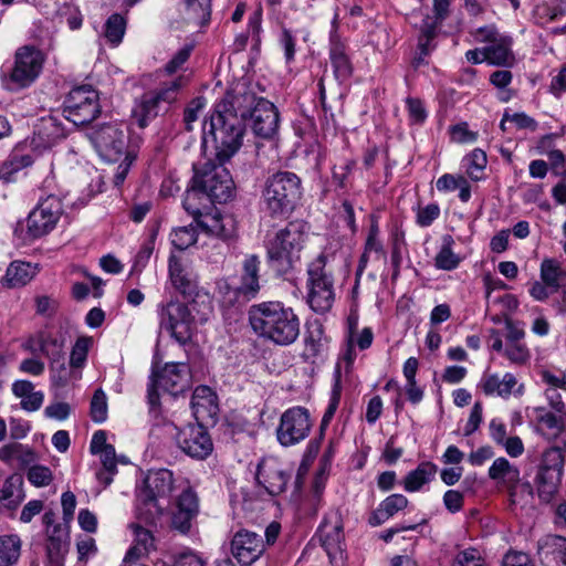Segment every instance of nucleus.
<instances>
[{"instance_id": "obj_14", "label": "nucleus", "mask_w": 566, "mask_h": 566, "mask_svg": "<svg viewBox=\"0 0 566 566\" xmlns=\"http://www.w3.org/2000/svg\"><path fill=\"white\" fill-rule=\"evenodd\" d=\"M94 148L106 161L116 163L126 155L128 146V134L123 124H105L90 134Z\"/></svg>"}, {"instance_id": "obj_31", "label": "nucleus", "mask_w": 566, "mask_h": 566, "mask_svg": "<svg viewBox=\"0 0 566 566\" xmlns=\"http://www.w3.org/2000/svg\"><path fill=\"white\" fill-rule=\"evenodd\" d=\"M0 460L10 465L17 464L23 469L36 460L34 450L19 442H11L0 448Z\"/></svg>"}, {"instance_id": "obj_12", "label": "nucleus", "mask_w": 566, "mask_h": 566, "mask_svg": "<svg viewBox=\"0 0 566 566\" xmlns=\"http://www.w3.org/2000/svg\"><path fill=\"white\" fill-rule=\"evenodd\" d=\"M564 468V454L560 448L552 447L544 451L535 476L537 495L543 502H551L558 492Z\"/></svg>"}, {"instance_id": "obj_11", "label": "nucleus", "mask_w": 566, "mask_h": 566, "mask_svg": "<svg viewBox=\"0 0 566 566\" xmlns=\"http://www.w3.org/2000/svg\"><path fill=\"white\" fill-rule=\"evenodd\" d=\"M101 113L98 92L91 85L74 87L63 104L64 117L75 126L92 123Z\"/></svg>"}, {"instance_id": "obj_64", "label": "nucleus", "mask_w": 566, "mask_h": 566, "mask_svg": "<svg viewBox=\"0 0 566 566\" xmlns=\"http://www.w3.org/2000/svg\"><path fill=\"white\" fill-rule=\"evenodd\" d=\"M170 566H206V563L198 554L186 551L177 555Z\"/></svg>"}, {"instance_id": "obj_33", "label": "nucleus", "mask_w": 566, "mask_h": 566, "mask_svg": "<svg viewBox=\"0 0 566 566\" xmlns=\"http://www.w3.org/2000/svg\"><path fill=\"white\" fill-rule=\"evenodd\" d=\"M408 505V499L402 494H391L387 496L373 513L369 523L374 526L385 523L396 513L403 510Z\"/></svg>"}, {"instance_id": "obj_34", "label": "nucleus", "mask_w": 566, "mask_h": 566, "mask_svg": "<svg viewBox=\"0 0 566 566\" xmlns=\"http://www.w3.org/2000/svg\"><path fill=\"white\" fill-rule=\"evenodd\" d=\"M516 378L513 374L506 373L502 379L497 375H486L482 379V389L486 396L497 395L507 398L516 385Z\"/></svg>"}, {"instance_id": "obj_7", "label": "nucleus", "mask_w": 566, "mask_h": 566, "mask_svg": "<svg viewBox=\"0 0 566 566\" xmlns=\"http://www.w3.org/2000/svg\"><path fill=\"white\" fill-rule=\"evenodd\" d=\"M212 147L214 160H208L202 168L195 166L193 185L212 201L224 203L232 198L234 190L230 171L224 166L230 159L220 160L216 145Z\"/></svg>"}, {"instance_id": "obj_52", "label": "nucleus", "mask_w": 566, "mask_h": 566, "mask_svg": "<svg viewBox=\"0 0 566 566\" xmlns=\"http://www.w3.org/2000/svg\"><path fill=\"white\" fill-rule=\"evenodd\" d=\"M199 190L193 185L190 190H187L185 199L182 201V206L185 210L193 217L195 221L198 223L199 220H202L203 216L200 211L199 206L197 205V199L199 196Z\"/></svg>"}, {"instance_id": "obj_38", "label": "nucleus", "mask_w": 566, "mask_h": 566, "mask_svg": "<svg viewBox=\"0 0 566 566\" xmlns=\"http://www.w3.org/2000/svg\"><path fill=\"white\" fill-rule=\"evenodd\" d=\"M211 14V0H186L185 19L197 27L209 22Z\"/></svg>"}, {"instance_id": "obj_30", "label": "nucleus", "mask_w": 566, "mask_h": 566, "mask_svg": "<svg viewBox=\"0 0 566 566\" xmlns=\"http://www.w3.org/2000/svg\"><path fill=\"white\" fill-rule=\"evenodd\" d=\"M25 497L22 475L14 473L8 476L0 489L2 507L15 511Z\"/></svg>"}, {"instance_id": "obj_23", "label": "nucleus", "mask_w": 566, "mask_h": 566, "mask_svg": "<svg viewBox=\"0 0 566 566\" xmlns=\"http://www.w3.org/2000/svg\"><path fill=\"white\" fill-rule=\"evenodd\" d=\"M66 135L61 120L54 116H45L35 122L31 146L33 149L42 151L54 146Z\"/></svg>"}, {"instance_id": "obj_44", "label": "nucleus", "mask_w": 566, "mask_h": 566, "mask_svg": "<svg viewBox=\"0 0 566 566\" xmlns=\"http://www.w3.org/2000/svg\"><path fill=\"white\" fill-rule=\"evenodd\" d=\"M69 537L61 530L60 525H55L49 534L46 553L48 556H65L69 552Z\"/></svg>"}, {"instance_id": "obj_48", "label": "nucleus", "mask_w": 566, "mask_h": 566, "mask_svg": "<svg viewBox=\"0 0 566 566\" xmlns=\"http://www.w3.org/2000/svg\"><path fill=\"white\" fill-rule=\"evenodd\" d=\"M27 476L29 482L36 488L48 486L53 480L52 471L40 464L30 467Z\"/></svg>"}, {"instance_id": "obj_56", "label": "nucleus", "mask_w": 566, "mask_h": 566, "mask_svg": "<svg viewBox=\"0 0 566 566\" xmlns=\"http://www.w3.org/2000/svg\"><path fill=\"white\" fill-rule=\"evenodd\" d=\"M406 104L410 120L415 124H422L427 118L423 103L419 98L408 97Z\"/></svg>"}, {"instance_id": "obj_8", "label": "nucleus", "mask_w": 566, "mask_h": 566, "mask_svg": "<svg viewBox=\"0 0 566 566\" xmlns=\"http://www.w3.org/2000/svg\"><path fill=\"white\" fill-rule=\"evenodd\" d=\"M326 264L327 256L321 253L307 268V302L319 314L328 312L335 298L332 272L326 269Z\"/></svg>"}, {"instance_id": "obj_59", "label": "nucleus", "mask_w": 566, "mask_h": 566, "mask_svg": "<svg viewBox=\"0 0 566 566\" xmlns=\"http://www.w3.org/2000/svg\"><path fill=\"white\" fill-rule=\"evenodd\" d=\"M35 313L41 316L51 317L55 314L57 302L48 295L35 297Z\"/></svg>"}, {"instance_id": "obj_57", "label": "nucleus", "mask_w": 566, "mask_h": 566, "mask_svg": "<svg viewBox=\"0 0 566 566\" xmlns=\"http://www.w3.org/2000/svg\"><path fill=\"white\" fill-rule=\"evenodd\" d=\"M486 163L488 159L485 153L479 148L474 149L469 156V166L467 168L469 176L478 180L479 177L474 174V169L482 171L485 168Z\"/></svg>"}, {"instance_id": "obj_61", "label": "nucleus", "mask_w": 566, "mask_h": 566, "mask_svg": "<svg viewBox=\"0 0 566 566\" xmlns=\"http://www.w3.org/2000/svg\"><path fill=\"white\" fill-rule=\"evenodd\" d=\"M548 161L554 175L566 177V156L562 150L554 149L548 151Z\"/></svg>"}, {"instance_id": "obj_26", "label": "nucleus", "mask_w": 566, "mask_h": 566, "mask_svg": "<svg viewBox=\"0 0 566 566\" xmlns=\"http://www.w3.org/2000/svg\"><path fill=\"white\" fill-rule=\"evenodd\" d=\"M169 280L182 295H192L197 290V276L176 255L168 260Z\"/></svg>"}, {"instance_id": "obj_37", "label": "nucleus", "mask_w": 566, "mask_h": 566, "mask_svg": "<svg viewBox=\"0 0 566 566\" xmlns=\"http://www.w3.org/2000/svg\"><path fill=\"white\" fill-rule=\"evenodd\" d=\"M324 331L322 325H316L307 329L304 336V349L302 357L305 361L314 360L323 353Z\"/></svg>"}, {"instance_id": "obj_29", "label": "nucleus", "mask_w": 566, "mask_h": 566, "mask_svg": "<svg viewBox=\"0 0 566 566\" xmlns=\"http://www.w3.org/2000/svg\"><path fill=\"white\" fill-rule=\"evenodd\" d=\"M513 39L503 34L492 44L484 46L486 62L496 66L511 67L515 63V55L512 50Z\"/></svg>"}, {"instance_id": "obj_20", "label": "nucleus", "mask_w": 566, "mask_h": 566, "mask_svg": "<svg viewBox=\"0 0 566 566\" xmlns=\"http://www.w3.org/2000/svg\"><path fill=\"white\" fill-rule=\"evenodd\" d=\"M317 535L331 560L345 552L343 521L338 511H329L321 523Z\"/></svg>"}, {"instance_id": "obj_63", "label": "nucleus", "mask_w": 566, "mask_h": 566, "mask_svg": "<svg viewBox=\"0 0 566 566\" xmlns=\"http://www.w3.org/2000/svg\"><path fill=\"white\" fill-rule=\"evenodd\" d=\"M355 167V161L347 159L340 163L339 165H335L333 168V180L337 184L339 188L345 187V181L347 176L352 172Z\"/></svg>"}, {"instance_id": "obj_62", "label": "nucleus", "mask_w": 566, "mask_h": 566, "mask_svg": "<svg viewBox=\"0 0 566 566\" xmlns=\"http://www.w3.org/2000/svg\"><path fill=\"white\" fill-rule=\"evenodd\" d=\"M502 566H534L528 554L520 551H509L502 560Z\"/></svg>"}, {"instance_id": "obj_49", "label": "nucleus", "mask_w": 566, "mask_h": 566, "mask_svg": "<svg viewBox=\"0 0 566 566\" xmlns=\"http://www.w3.org/2000/svg\"><path fill=\"white\" fill-rule=\"evenodd\" d=\"M541 415L537 417V421L543 423L547 429L556 430L562 432L566 424V412H551L538 409Z\"/></svg>"}, {"instance_id": "obj_4", "label": "nucleus", "mask_w": 566, "mask_h": 566, "mask_svg": "<svg viewBox=\"0 0 566 566\" xmlns=\"http://www.w3.org/2000/svg\"><path fill=\"white\" fill-rule=\"evenodd\" d=\"M302 179L293 171L277 170L266 177L262 202L271 217H286L302 198Z\"/></svg>"}, {"instance_id": "obj_24", "label": "nucleus", "mask_w": 566, "mask_h": 566, "mask_svg": "<svg viewBox=\"0 0 566 566\" xmlns=\"http://www.w3.org/2000/svg\"><path fill=\"white\" fill-rule=\"evenodd\" d=\"M337 18L335 14L333 20L334 31L329 39V60L333 66L334 75L338 82L347 81L353 74V65L347 53L346 43L337 34Z\"/></svg>"}, {"instance_id": "obj_5", "label": "nucleus", "mask_w": 566, "mask_h": 566, "mask_svg": "<svg viewBox=\"0 0 566 566\" xmlns=\"http://www.w3.org/2000/svg\"><path fill=\"white\" fill-rule=\"evenodd\" d=\"M305 239L306 224L301 220L289 222L266 245L270 265L279 273L291 271L301 259Z\"/></svg>"}, {"instance_id": "obj_21", "label": "nucleus", "mask_w": 566, "mask_h": 566, "mask_svg": "<svg viewBox=\"0 0 566 566\" xmlns=\"http://www.w3.org/2000/svg\"><path fill=\"white\" fill-rule=\"evenodd\" d=\"M264 552L265 543L263 538L254 532L240 530L232 537L231 553L242 566L252 565Z\"/></svg>"}, {"instance_id": "obj_58", "label": "nucleus", "mask_w": 566, "mask_h": 566, "mask_svg": "<svg viewBox=\"0 0 566 566\" xmlns=\"http://www.w3.org/2000/svg\"><path fill=\"white\" fill-rule=\"evenodd\" d=\"M504 354L514 364H524L530 358V352L526 346L518 343H510Z\"/></svg>"}, {"instance_id": "obj_3", "label": "nucleus", "mask_w": 566, "mask_h": 566, "mask_svg": "<svg viewBox=\"0 0 566 566\" xmlns=\"http://www.w3.org/2000/svg\"><path fill=\"white\" fill-rule=\"evenodd\" d=\"M197 301L189 304L177 298L161 301L156 307L159 328L166 331L180 345H186L191 340L197 324L206 323L212 313L209 303L202 311H197Z\"/></svg>"}, {"instance_id": "obj_28", "label": "nucleus", "mask_w": 566, "mask_h": 566, "mask_svg": "<svg viewBox=\"0 0 566 566\" xmlns=\"http://www.w3.org/2000/svg\"><path fill=\"white\" fill-rule=\"evenodd\" d=\"M260 259L256 254L248 255L242 263L241 281L238 292L248 300L254 298L260 292Z\"/></svg>"}, {"instance_id": "obj_46", "label": "nucleus", "mask_w": 566, "mask_h": 566, "mask_svg": "<svg viewBox=\"0 0 566 566\" xmlns=\"http://www.w3.org/2000/svg\"><path fill=\"white\" fill-rule=\"evenodd\" d=\"M197 241V229L192 226L177 228L171 233V243L178 250H186Z\"/></svg>"}, {"instance_id": "obj_2", "label": "nucleus", "mask_w": 566, "mask_h": 566, "mask_svg": "<svg viewBox=\"0 0 566 566\" xmlns=\"http://www.w3.org/2000/svg\"><path fill=\"white\" fill-rule=\"evenodd\" d=\"M248 319L253 333L276 346L294 344L301 334V318L280 301H266L249 307Z\"/></svg>"}, {"instance_id": "obj_35", "label": "nucleus", "mask_w": 566, "mask_h": 566, "mask_svg": "<svg viewBox=\"0 0 566 566\" xmlns=\"http://www.w3.org/2000/svg\"><path fill=\"white\" fill-rule=\"evenodd\" d=\"M35 273V266L31 263L14 261L7 269L6 285L11 289L24 286L34 277Z\"/></svg>"}, {"instance_id": "obj_47", "label": "nucleus", "mask_w": 566, "mask_h": 566, "mask_svg": "<svg viewBox=\"0 0 566 566\" xmlns=\"http://www.w3.org/2000/svg\"><path fill=\"white\" fill-rule=\"evenodd\" d=\"M92 345V338L80 337L76 339L70 356V365L73 368H81L87 359L90 346Z\"/></svg>"}, {"instance_id": "obj_55", "label": "nucleus", "mask_w": 566, "mask_h": 566, "mask_svg": "<svg viewBox=\"0 0 566 566\" xmlns=\"http://www.w3.org/2000/svg\"><path fill=\"white\" fill-rule=\"evenodd\" d=\"M193 46L191 44H187L179 49L177 53L172 56V59L166 64L165 70L168 74L176 73L184 63L189 59Z\"/></svg>"}, {"instance_id": "obj_50", "label": "nucleus", "mask_w": 566, "mask_h": 566, "mask_svg": "<svg viewBox=\"0 0 566 566\" xmlns=\"http://www.w3.org/2000/svg\"><path fill=\"white\" fill-rule=\"evenodd\" d=\"M470 34L475 42L485 43L486 45L492 44L499 39V36L503 35V33L497 30L495 24L480 27L472 30Z\"/></svg>"}, {"instance_id": "obj_17", "label": "nucleus", "mask_w": 566, "mask_h": 566, "mask_svg": "<svg viewBox=\"0 0 566 566\" xmlns=\"http://www.w3.org/2000/svg\"><path fill=\"white\" fill-rule=\"evenodd\" d=\"M488 475L491 480L502 484L507 490L512 504L518 503V493H525L533 496V488L530 482L521 483L520 469L512 464L506 458L495 459L489 468Z\"/></svg>"}, {"instance_id": "obj_27", "label": "nucleus", "mask_w": 566, "mask_h": 566, "mask_svg": "<svg viewBox=\"0 0 566 566\" xmlns=\"http://www.w3.org/2000/svg\"><path fill=\"white\" fill-rule=\"evenodd\" d=\"M198 226L207 233L222 240L232 239L237 231L234 218L230 214H221L219 212L203 216L202 220L198 221Z\"/></svg>"}, {"instance_id": "obj_15", "label": "nucleus", "mask_w": 566, "mask_h": 566, "mask_svg": "<svg viewBox=\"0 0 566 566\" xmlns=\"http://www.w3.org/2000/svg\"><path fill=\"white\" fill-rule=\"evenodd\" d=\"M63 213L62 199L56 195L40 198L36 207L27 219V232L30 238L38 239L50 233Z\"/></svg>"}, {"instance_id": "obj_41", "label": "nucleus", "mask_w": 566, "mask_h": 566, "mask_svg": "<svg viewBox=\"0 0 566 566\" xmlns=\"http://www.w3.org/2000/svg\"><path fill=\"white\" fill-rule=\"evenodd\" d=\"M38 345L39 350L52 360V366L55 367L57 363H61L63 353V343L56 337L45 332L38 333Z\"/></svg>"}, {"instance_id": "obj_51", "label": "nucleus", "mask_w": 566, "mask_h": 566, "mask_svg": "<svg viewBox=\"0 0 566 566\" xmlns=\"http://www.w3.org/2000/svg\"><path fill=\"white\" fill-rule=\"evenodd\" d=\"M440 216V207L438 203H429L424 207H419L417 210L416 221L417 224L426 228L432 224V222Z\"/></svg>"}, {"instance_id": "obj_40", "label": "nucleus", "mask_w": 566, "mask_h": 566, "mask_svg": "<svg viewBox=\"0 0 566 566\" xmlns=\"http://www.w3.org/2000/svg\"><path fill=\"white\" fill-rule=\"evenodd\" d=\"M454 240L452 235L444 234L442 237V245L440 251L434 258V265L437 269L451 271L458 268L461 259L458 254L452 251Z\"/></svg>"}, {"instance_id": "obj_1", "label": "nucleus", "mask_w": 566, "mask_h": 566, "mask_svg": "<svg viewBox=\"0 0 566 566\" xmlns=\"http://www.w3.org/2000/svg\"><path fill=\"white\" fill-rule=\"evenodd\" d=\"M259 98L244 86L226 92L214 105L209 122L203 125V146L216 145L220 160L231 159L241 148L245 133V119Z\"/></svg>"}, {"instance_id": "obj_39", "label": "nucleus", "mask_w": 566, "mask_h": 566, "mask_svg": "<svg viewBox=\"0 0 566 566\" xmlns=\"http://www.w3.org/2000/svg\"><path fill=\"white\" fill-rule=\"evenodd\" d=\"M566 273L563 271L560 263L555 259H545L541 264V280L551 287L552 292H557Z\"/></svg>"}, {"instance_id": "obj_42", "label": "nucleus", "mask_w": 566, "mask_h": 566, "mask_svg": "<svg viewBox=\"0 0 566 566\" xmlns=\"http://www.w3.org/2000/svg\"><path fill=\"white\" fill-rule=\"evenodd\" d=\"M126 31V20L119 13H113L106 20L104 24V38L108 43L114 46H117L125 34Z\"/></svg>"}, {"instance_id": "obj_9", "label": "nucleus", "mask_w": 566, "mask_h": 566, "mask_svg": "<svg viewBox=\"0 0 566 566\" xmlns=\"http://www.w3.org/2000/svg\"><path fill=\"white\" fill-rule=\"evenodd\" d=\"M145 486L138 494L139 511L147 518L155 520L164 512L160 499H168L174 489L172 472L167 469L151 471L145 479Z\"/></svg>"}, {"instance_id": "obj_18", "label": "nucleus", "mask_w": 566, "mask_h": 566, "mask_svg": "<svg viewBox=\"0 0 566 566\" xmlns=\"http://www.w3.org/2000/svg\"><path fill=\"white\" fill-rule=\"evenodd\" d=\"M255 479L269 495L277 496L286 491L292 470H285L275 458H264L258 464Z\"/></svg>"}, {"instance_id": "obj_25", "label": "nucleus", "mask_w": 566, "mask_h": 566, "mask_svg": "<svg viewBox=\"0 0 566 566\" xmlns=\"http://www.w3.org/2000/svg\"><path fill=\"white\" fill-rule=\"evenodd\" d=\"M537 554L544 566H566V537L546 535L538 542Z\"/></svg>"}, {"instance_id": "obj_53", "label": "nucleus", "mask_w": 566, "mask_h": 566, "mask_svg": "<svg viewBox=\"0 0 566 566\" xmlns=\"http://www.w3.org/2000/svg\"><path fill=\"white\" fill-rule=\"evenodd\" d=\"M452 566H486L476 549H465L457 554Z\"/></svg>"}, {"instance_id": "obj_19", "label": "nucleus", "mask_w": 566, "mask_h": 566, "mask_svg": "<svg viewBox=\"0 0 566 566\" xmlns=\"http://www.w3.org/2000/svg\"><path fill=\"white\" fill-rule=\"evenodd\" d=\"M176 439L178 447L193 459L203 460L213 451L212 439L208 430L200 423L182 428Z\"/></svg>"}, {"instance_id": "obj_60", "label": "nucleus", "mask_w": 566, "mask_h": 566, "mask_svg": "<svg viewBox=\"0 0 566 566\" xmlns=\"http://www.w3.org/2000/svg\"><path fill=\"white\" fill-rule=\"evenodd\" d=\"M451 137L457 143H473L478 134L469 129L467 123H460L450 128Z\"/></svg>"}, {"instance_id": "obj_16", "label": "nucleus", "mask_w": 566, "mask_h": 566, "mask_svg": "<svg viewBox=\"0 0 566 566\" xmlns=\"http://www.w3.org/2000/svg\"><path fill=\"white\" fill-rule=\"evenodd\" d=\"M312 427L313 421L306 408H290L281 416L276 428L277 441L283 447L295 446L307 438Z\"/></svg>"}, {"instance_id": "obj_32", "label": "nucleus", "mask_w": 566, "mask_h": 566, "mask_svg": "<svg viewBox=\"0 0 566 566\" xmlns=\"http://www.w3.org/2000/svg\"><path fill=\"white\" fill-rule=\"evenodd\" d=\"M191 408L197 420L212 417L218 410L214 392L208 386L197 387L191 397Z\"/></svg>"}, {"instance_id": "obj_6", "label": "nucleus", "mask_w": 566, "mask_h": 566, "mask_svg": "<svg viewBox=\"0 0 566 566\" xmlns=\"http://www.w3.org/2000/svg\"><path fill=\"white\" fill-rule=\"evenodd\" d=\"M45 62L44 53L34 45H22L13 55L12 66L3 72V86L18 92L30 87L40 77Z\"/></svg>"}, {"instance_id": "obj_45", "label": "nucleus", "mask_w": 566, "mask_h": 566, "mask_svg": "<svg viewBox=\"0 0 566 566\" xmlns=\"http://www.w3.org/2000/svg\"><path fill=\"white\" fill-rule=\"evenodd\" d=\"M107 397L103 389L98 388L94 391L91 399L90 416L96 423H102L107 419Z\"/></svg>"}, {"instance_id": "obj_54", "label": "nucleus", "mask_w": 566, "mask_h": 566, "mask_svg": "<svg viewBox=\"0 0 566 566\" xmlns=\"http://www.w3.org/2000/svg\"><path fill=\"white\" fill-rule=\"evenodd\" d=\"M177 509L197 515L199 509L197 494L190 489L185 490L178 497Z\"/></svg>"}, {"instance_id": "obj_10", "label": "nucleus", "mask_w": 566, "mask_h": 566, "mask_svg": "<svg viewBox=\"0 0 566 566\" xmlns=\"http://www.w3.org/2000/svg\"><path fill=\"white\" fill-rule=\"evenodd\" d=\"M189 369L185 364H166L159 373H153L147 388L150 411L157 412L159 407L158 388L177 396L189 387Z\"/></svg>"}, {"instance_id": "obj_13", "label": "nucleus", "mask_w": 566, "mask_h": 566, "mask_svg": "<svg viewBox=\"0 0 566 566\" xmlns=\"http://www.w3.org/2000/svg\"><path fill=\"white\" fill-rule=\"evenodd\" d=\"M179 87L180 82L174 80L157 90L143 94L132 111L135 123L140 128H145L150 120L157 117L164 105H169L177 98Z\"/></svg>"}, {"instance_id": "obj_36", "label": "nucleus", "mask_w": 566, "mask_h": 566, "mask_svg": "<svg viewBox=\"0 0 566 566\" xmlns=\"http://www.w3.org/2000/svg\"><path fill=\"white\" fill-rule=\"evenodd\" d=\"M437 473V465L431 462H422L417 469L410 471L405 480L403 488L408 492L419 491L424 484L429 483Z\"/></svg>"}, {"instance_id": "obj_22", "label": "nucleus", "mask_w": 566, "mask_h": 566, "mask_svg": "<svg viewBox=\"0 0 566 566\" xmlns=\"http://www.w3.org/2000/svg\"><path fill=\"white\" fill-rule=\"evenodd\" d=\"M253 133L261 138L273 137L279 128V112L273 103L259 98L250 116Z\"/></svg>"}, {"instance_id": "obj_43", "label": "nucleus", "mask_w": 566, "mask_h": 566, "mask_svg": "<svg viewBox=\"0 0 566 566\" xmlns=\"http://www.w3.org/2000/svg\"><path fill=\"white\" fill-rule=\"evenodd\" d=\"M20 556V539L18 536L0 537V566L14 564Z\"/></svg>"}]
</instances>
